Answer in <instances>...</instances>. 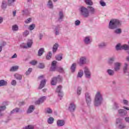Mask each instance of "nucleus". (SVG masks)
Segmentation results:
<instances>
[{"instance_id":"nucleus-1","label":"nucleus","mask_w":129,"mask_h":129,"mask_svg":"<svg viewBox=\"0 0 129 129\" xmlns=\"http://www.w3.org/2000/svg\"><path fill=\"white\" fill-rule=\"evenodd\" d=\"M103 98H102V94L100 92L98 91L96 93L94 99V105L95 106H99L102 103Z\"/></svg>"},{"instance_id":"nucleus-2","label":"nucleus","mask_w":129,"mask_h":129,"mask_svg":"<svg viewBox=\"0 0 129 129\" xmlns=\"http://www.w3.org/2000/svg\"><path fill=\"white\" fill-rule=\"evenodd\" d=\"M119 26H120L119 20L117 19H112L110 20L109 23V29L113 30L116 29V28H118Z\"/></svg>"},{"instance_id":"nucleus-3","label":"nucleus","mask_w":129,"mask_h":129,"mask_svg":"<svg viewBox=\"0 0 129 129\" xmlns=\"http://www.w3.org/2000/svg\"><path fill=\"white\" fill-rule=\"evenodd\" d=\"M80 13L81 15L84 18H88L90 16L89 11L84 6H82L80 8Z\"/></svg>"},{"instance_id":"nucleus-4","label":"nucleus","mask_w":129,"mask_h":129,"mask_svg":"<svg viewBox=\"0 0 129 129\" xmlns=\"http://www.w3.org/2000/svg\"><path fill=\"white\" fill-rule=\"evenodd\" d=\"M61 82L62 81V77L60 75L57 76V77H54L51 79V85H56L57 82Z\"/></svg>"},{"instance_id":"nucleus-5","label":"nucleus","mask_w":129,"mask_h":129,"mask_svg":"<svg viewBox=\"0 0 129 129\" xmlns=\"http://www.w3.org/2000/svg\"><path fill=\"white\" fill-rule=\"evenodd\" d=\"M128 45L126 44H123V45H121L120 43H118L116 46V50L118 51V50H128Z\"/></svg>"},{"instance_id":"nucleus-6","label":"nucleus","mask_w":129,"mask_h":129,"mask_svg":"<svg viewBox=\"0 0 129 129\" xmlns=\"http://www.w3.org/2000/svg\"><path fill=\"white\" fill-rule=\"evenodd\" d=\"M84 72L86 75V78H90L91 76V73H90V71H89L88 68L86 67H85Z\"/></svg>"},{"instance_id":"nucleus-7","label":"nucleus","mask_w":129,"mask_h":129,"mask_svg":"<svg viewBox=\"0 0 129 129\" xmlns=\"http://www.w3.org/2000/svg\"><path fill=\"white\" fill-rule=\"evenodd\" d=\"M62 89V86H58L57 88H56V92L58 93V96L59 97H63V92L61 91Z\"/></svg>"},{"instance_id":"nucleus-8","label":"nucleus","mask_w":129,"mask_h":129,"mask_svg":"<svg viewBox=\"0 0 129 129\" xmlns=\"http://www.w3.org/2000/svg\"><path fill=\"white\" fill-rule=\"evenodd\" d=\"M85 97H86V101L88 104V105H89L90 103H91V96H90V95L88 93H86L85 94Z\"/></svg>"},{"instance_id":"nucleus-9","label":"nucleus","mask_w":129,"mask_h":129,"mask_svg":"<svg viewBox=\"0 0 129 129\" xmlns=\"http://www.w3.org/2000/svg\"><path fill=\"white\" fill-rule=\"evenodd\" d=\"M76 108V105L74 103H71L69 106V110L71 111V112H73L75 111V109Z\"/></svg>"},{"instance_id":"nucleus-10","label":"nucleus","mask_w":129,"mask_h":129,"mask_svg":"<svg viewBox=\"0 0 129 129\" xmlns=\"http://www.w3.org/2000/svg\"><path fill=\"white\" fill-rule=\"evenodd\" d=\"M79 64L80 66H82V65H84V64H86V57L85 56H82L80 58Z\"/></svg>"},{"instance_id":"nucleus-11","label":"nucleus","mask_w":129,"mask_h":129,"mask_svg":"<svg viewBox=\"0 0 129 129\" xmlns=\"http://www.w3.org/2000/svg\"><path fill=\"white\" fill-rule=\"evenodd\" d=\"M114 65V71H119V70L120 69V66H121V63L119 62H115Z\"/></svg>"},{"instance_id":"nucleus-12","label":"nucleus","mask_w":129,"mask_h":129,"mask_svg":"<svg viewBox=\"0 0 129 129\" xmlns=\"http://www.w3.org/2000/svg\"><path fill=\"white\" fill-rule=\"evenodd\" d=\"M45 100H46V96H43L35 102V104H41V103H43Z\"/></svg>"},{"instance_id":"nucleus-13","label":"nucleus","mask_w":129,"mask_h":129,"mask_svg":"<svg viewBox=\"0 0 129 129\" xmlns=\"http://www.w3.org/2000/svg\"><path fill=\"white\" fill-rule=\"evenodd\" d=\"M84 42L85 44H86V45H88L92 42V40L90 39V36H87L85 38Z\"/></svg>"},{"instance_id":"nucleus-14","label":"nucleus","mask_w":129,"mask_h":129,"mask_svg":"<svg viewBox=\"0 0 129 129\" xmlns=\"http://www.w3.org/2000/svg\"><path fill=\"white\" fill-rule=\"evenodd\" d=\"M60 29H61V27H60V25H57L55 27L54 31H55V35L56 36L59 35V32H60Z\"/></svg>"},{"instance_id":"nucleus-15","label":"nucleus","mask_w":129,"mask_h":129,"mask_svg":"<svg viewBox=\"0 0 129 129\" xmlns=\"http://www.w3.org/2000/svg\"><path fill=\"white\" fill-rule=\"evenodd\" d=\"M118 112L119 114H120L122 116L126 115L127 112L126 110H123V109H120L118 110Z\"/></svg>"},{"instance_id":"nucleus-16","label":"nucleus","mask_w":129,"mask_h":129,"mask_svg":"<svg viewBox=\"0 0 129 129\" xmlns=\"http://www.w3.org/2000/svg\"><path fill=\"white\" fill-rule=\"evenodd\" d=\"M57 126H63L65 124V121L63 120H58L56 122Z\"/></svg>"},{"instance_id":"nucleus-17","label":"nucleus","mask_w":129,"mask_h":129,"mask_svg":"<svg viewBox=\"0 0 129 129\" xmlns=\"http://www.w3.org/2000/svg\"><path fill=\"white\" fill-rule=\"evenodd\" d=\"M46 85V80H43L41 81L39 87V89H42Z\"/></svg>"},{"instance_id":"nucleus-18","label":"nucleus","mask_w":129,"mask_h":129,"mask_svg":"<svg viewBox=\"0 0 129 129\" xmlns=\"http://www.w3.org/2000/svg\"><path fill=\"white\" fill-rule=\"evenodd\" d=\"M34 110H35V106L31 105L27 110V113H32Z\"/></svg>"},{"instance_id":"nucleus-19","label":"nucleus","mask_w":129,"mask_h":129,"mask_svg":"<svg viewBox=\"0 0 129 129\" xmlns=\"http://www.w3.org/2000/svg\"><path fill=\"white\" fill-rule=\"evenodd\" d=\"M17 70H19V66H15L12 67L10 70V72H15V71H17Z\"/></svg>"},{"instance_id":"nucleus-20","label":"nucleus","mask_w":129,"mask_h":129,"mask_svg":"<svg viewBox=\"0 0 129 129\" xmlns=\"http://www.w3.org/2000/svg\"><path fill=\"white\" fill-rule=\"evenodd\" d=\"M87 9L88 10L89 12L91 13V14H93L95 12V9L93 8V7L91 6L87 7Z\"/></svg>"},{"instance_id":"nucleus-21","label":"nucleus","mask_w":129,"mask_h":129,"mask_svg":"<svg viewBox=\"0 0 129 129\" xmlns=\"http://www.w3.org/2000/svg\"><path fill=\"white\" fill-rule=\"evenodd\" d=\"M76 66H77V64L76 63H73L72 64V66L71 67V70L73 73L75 72V70L76 69Z\"/></svg>"},{"instance_id":"nucleus-22","label":"nucleus","mask_w":129,"mask_h":129,"mask_svg":"<svg viewBox=\"0 0 129 129\" xmlns=\"http://www.w3.org/2000/svg\"><path fill=\"white\" fill-rule=\"evenodd\" d=\"M27 48H31L32 45H33V40L32 39H28L27 43Z\"/></svg>"},{"instance_id":"nucleus-23","label":"nucleus","mask_w":129,"mask_h":129,"mask_svg":"<svg viewBox=\"0 0 129 129\" xmlns=\"http://www.w3.org/2000/svg\"><path fill=\"white\" fill-rule=\"evenodd\" d=\"M114 60H115V57H112L108 59V63L109 64V65H111L113 62H114Z\"/></svg>"},{"instance_id":"nucleus-24","label":"nucleus","mask_w":129,"mask_h":129,"mask_svg":"<svg viewBox=\"0 0 129 129\" xmlns=\"http://www.w3.org/2000/svg\"><path fill=\"white\" fill-rule=\"evenodd\" d=\"M7 6L8 3H7V1H3L2 4V8L3 9V10H5V9H7Z\"/></svg>"},{"instance_id":"nucleus-25","label":"nucleus","mask_w":129,"mask_h":129,"mask_svg":"<svg viewBox=\"0 0 129 129\" xmlns=\"http://www.w3.org/2000/svg\"><path fill=\"white\" fill-rule=\"evenodd\" d=\"M107 72L110 76H113L114 75V71L110 69H108L107 70Z\"/></svg>"},{"instance_id":"nucleus-26","label":"nucleus","mask_w":129,"mask_h":129,"mask_svg":"<svg viewBox=\"0 0 129 129\" xmlns=\"http://www.w3.org/2000/svg\"><path fill=\"white\" fill-rule=\"evenodd\" d=\"M58 47H59V45L57 43H55L53 47H52V51L53 53H55L57 50H58Z\"/></svg>"},{"instance_id":"nucleus-27","label":"nucleus","mask_w":129,"mask_h":129,"mask_svg":"<svg viewBox=\"0 0 129 129\" xmlns=\"http://www.w3.org/2000/svg\"><path fill=\"white\" fill-rule=\"evenodd\" d=\"M44 48H40L38 52V56H42V55H43V53H44Z\"/></svg>"},{"instance_id":"nucleus-28","label":"nucleus","mask_w":129,"mask_h":129,"mask_svg":"<svg viewBox=\"0 0 129 129\" xmlns=\"http://www.w3.org/2000/svg\"><path fill=\"white\" fill-rule=\"evenodd\" d=\"M20 112V108H16L11 111V114H13L14 113H18Z\"/></svg>"},{"instance_id":"nucleus-29","label":"nucleus","mask_w":129,"mask_h":129,"mask_svg":"<svg viewBox=\"0 0 129 129\" xmlns=\"http://www.w3.org/2000/svg\"><path fill=\"white\" fill-rule=\"evenodd\" d=\"M7 84H8L7 81L4 80H0V87H2V86H5Z\"/></svg>"},{"instance_id":"nucleus-30","label":"nucleus","mask_w":129,"mask_h":129,"mask_svg":"<svg viewBox=\"0 0 129 129\" xmlns=\"http://www.w3.org/2000/svg\"><path fill=\"white\" fill-rule=\"evenodd\" d=\"M14 77L16 79H18V80H22V79L23 78L22 75L19 74H15L14 75Z\"/></svg>"},{"instance_id":"nucleus-31","label":"nucleus","mask_w":129,"mask_h":129,"mask_svg":"<svg viewBox=\"0 0 129 129\" xmlns=\"http://www.w3.org/2000/svg\"><path fill=\"white\" fill-rule=\"evenodd\" d=\"M45 113H48L50 114L53 112V111L52 110V109L50 108H46L45 109Z\"/></svg>"},{"instance_id":"nucleus-32","label":"nucleus","mask_w":129,"mask_h":129,"mask_svg":"<svg viewBox=\"0 0 129 129\" xmlns=\"http://www.w3.org/2000/svg\"><path fill=\"white\" fill-rule=\"evenodd\" d=\"M47 122L49 124H52L54 122V118L50 117L47 119Z\"/></svg>"},{"instance_id":"nucleus-33","label":"nucleus","mask_w":129,"mask_h":129,"mask_svg":"<svg viewBox=\"0 0 129 129\" xmlns=\"http://www.w3.org/2000/svg\"><path fill=\"white\" fill-rule=\"evenodd\" d=\"M7 108L5 105H0V113H2L3 111H5Z\"/></svg>"},{"instance_id":"nucleus-34","label":"nucleus","mask_w":129,"mask_h":129,"mask_svg":"<svg viewBox=\"0 0 129 129\" xmlns=\"http://www.w3.org/2000/svg\"><path fill=\"white\" fill-rule=\"evenodd\" d=\"M83 76V71L82 70H80L78 72L77 77L79 78H81Z\"/></svg>"},{"instance_id":"nucleus-35","label":"nucleus","mask_w":129,"mask_h":129,"mask_svg":"<svg viewBox=\"0 0 129 129\" xmlns=\"http://www.w3.org/2000/svg\"><path fill=\"white\" fill-rule=\"evenodd\" d=\"M85 3L88 6H93V2L91 0H85Z\"/></svg>"},{"instance_id":"nucleus-36","label":"nucleus","mask_w":129,"mask_h":129,"mask_svg":"<svg viewBox=\"0 0 129 129\" xmlns=\"http://www.w3.org/2000/svg\"><path fill=\"white\" fill-rule=\"evenodd\" d=\"M106 46V44L104 42H102L98 44V47L100 49H102V48H104Z\"/></svg>"},{"instance_id":"nucleus-37","label":"nucleus","mask_w":129,"mask_h":129,"mask_svg":"<svg viewBox=\"0 0 129 129\" xmlns=\"http://www.w3.org/2000/svg\"><path fill=\"white\" fill-rule=\"evenodd\" d=\"M12 30L13 31H14L15 32H17L19 30V26H18L17 25H14L12 26Z\"/></svg>"},{"instance_id":"nucleus-38","label":"nucleus","mask_w":129,"mask_h":129,"mask_svg":"<svg viewBox=\"0 0 129 129\" xmlns=\"http://www.w3.org/2000/svg\"><path fill=\"white\" fill-rule=\"evenodd\" d=\"M47 6L50 8V9H53V3L52 1L49 0L48 2Z\"/></svg>"},{"instance_id":"nucleus-39","label":"nucleus","mask_w":129,"mask_h":129,"mask_svg":"<svg viewBox=\"0 0 129 129\" xmlns=\"http://www.w3.org/2000/svg\"><path fill=\"white\" fill-rule=\"evenodd\" d=\"M59 18L58 19V21H60V20H62L63 18H64V15L63 14V12L60 11L59 14Z\"/></svg>"},{"instance_id":"nucleus-40","label":"nucleus","mask_w":129,"mask_h":129,"mask_svg":"<svg viewBox=\"0 0 129 129\" xmlns=\"http://www.w3.org/2000/svg\"><path fill=\"white\" fill-rule=\"evenodd\" d=\"M119 107V106H118V104L115 102L113 106V109H118Z\"/></svg>"},{"instance_id":"nucleus-41","label":"nucleus","mask_w":129,"mask_h":129,"mask_svg":"<svg viewBox=\"0 0 129 129\" xmlns=\"http://www.w3.org/2000/svg\"><path fill=\"white\" fill-rule=\"evenodd\" d=\"M51 58H52V53L51 52V51H49L46 55V59L47 60H50Z\"/></svg>"},{"instance_id":"nucleus-42","label":"nucleus","mask_w":129,"mask_h":129,"mask_svg":"<svg viewBox=\"0 0 129 129\" xmlns=\"http://www.w3.org/2000/svg\"><path fill=\"white\" fill-rule=\"evenodd\" d=\"M127 67H128V64L125 63L124 67L123 68L124 73H126V70H127Z\"/></svg>"},{"instance_id":"nucleus-43","label":"nucleus","mask_w":129,"mask_h":129,"mask_svg":"<svg viewBox=\"0 0 129 129\" xmlns=\"http://www.w3.org/2000/svg\"><path fill=\"white\" fill-rule=\"evenodd\" d=\"M36 27V25L35 24H31L29 26V30L30 31H33L35 29V27Z\"/></svg>"},{"instance_id":"nucleus-44","label":"nucleus","mask_w":129,"mask_h":129,"mask_svg":"<svg viewBox=\"0 0 129 129\" xmlns=\"http://www.w3.org/2000/svg\"><path fill=\"white\" fill-rule=\"evenodd\" d=\"M56 59L57 60V61H61V59H62V55L59 54L55 56Z\"/></svg>"},{"instance_id":"nucleus-45","label":"nucleus","mask_w":129,"mask_h":129,"mask_svg":"<svg viewBox=\"0 0 129 129\" xmlns=\"http://www.w3.org/2000/svg\"><path fill=\"white\" fill-rule=\"evenodd\" d=\"M24 129H34V126L32 125H28V126H26L24 127Z\"/></svg>"},{"instance_id":"nucleus-46","label":"nucleus","mask_w":129,"mask_h":129,"mask_svg":"<svg viewBox=\"0 0 129 129\" xmlns=\"http://www.w3.org/2000/svg\"><path fill=\"white\" fill-rule=\"evenodd\" d=\"M38 63V61L37 60H32L30 62V64L31 65H32L33 66H35V65H37V63Z\"/></svg>"},{"instance_id":"nucleus-47","label":"nucleus","mask_w":129,"mask_h":129,"mask_svg":"<svg viewBox=\"0 0 129 129\" xmlns=\"http://www.w3.org/2000/svg\"><path fill=\"white\" fill-rule=\"evenodd\" d=\"M33 69L31 68L28 69V70L25 73L26 75H29L31 74V72H32Z\"/></svg>"},{"instance_id":"nucleus-48","label":"nucleus","mask_w":129,"mask_h":129,"mask_svg":"<svg viewBox=\"0 0 129 129\" xmlns=\"http://www.w3.org/2000/svg\"><path fill=\"white\" fill-rule=\"evenodd\" d=\"M20 47L22 48V49H28V46L25 43L20 44Z\"/></svg>"},{"instance_id":"nucleus-49","label":"nucleus","mask_w":129,"mask_h":129,"mask_svg":"<svg viewBox=\"0 0 129 129\" xmlns=\"http://www.w3.org/2000/svg\"><path fill=\"white\" fill-rule=\"evenodd\" d=\"M16 2V0H8V6H13V4Z\"/></svg>"},{"instance_id":"nucleus-50","label":"nucleus","mask_w":129,"mask_h":129,"mask_svg":"<svg viewBox=\"0 0 129 129\" xmlns=\"http://www.w3.org/2000/svg\"><path fill=\"white\" fill-rule=\"evenodd\" d=\"M29 34H30V31L28 30H25L23 33V36L24 37H27V36H28Z\"/></svg>"},{"instance_id":"nucleus-51","label":"nucleus","mask_w":129,"mask_h":129,"mask_svg":"<svg viewBox=\"0 0 129 129\" xmlns=\"http://www.w3.org/2000/svg\"><path fill=\"white\" fill-rule=\"evenodd\" d=\"M32 22V18H29L25 21V24H30Z\"/></svg>"},{"instance_id":"nucleus-52","label":"nucleus","mask_w":129,"mask_h":129,"mask_svg":"<svg viewBox=\"0 0 129 129\" xmlns=\"http://www.w3.org/2000/svg\"><path fill=\"white\" fill-rule=\"evenodd\" d=\"M115 33H116V34H121V29H116L115 30Z\"/></svg>"},{"instance_id":"nucleus-53","label":"nucleus","mask_w":129,"mask_h":129,"mask_svg":"<svg viewBox=\"0 0 129 129\" xmlns=\"http://www.w3.org/2000/svg\"><path fill=\"white\" fill-rule=\"evenodd\" d=\"M77 94L79 95H80V94H81V88L80 87H78Z\"/></svg>"},{"instance_id":"nucleus-54","label":"nucleus","mask_w":129,"mask_h":129,"mask_svg":"<svg viewBox=\"0 0 129 129\" xmlns=\"http://www.w3.org/2000/svg\"><path fill=\"white\" fill-rule=\"evenodd\" d=\"M38 68H40V69H43L45 68V65H44L43 63H39Z\"/></svg>"},{"instance_id":"nucleus-55","label":"nucleus","mask_w":129,"mask_h":129,"mask_svg":"<svg viewBox=\"0 0 129 129\" xmlns=\"http://www.w3.org/2000/svg\"><path fill=\"white\" fill-rule=\"evenodd\" d=\"M57 71H58V72H60V73H63V72H64V69H63V68H58Z\"/></svg>"},{"instance_id":"nucleus-56","label":"nucleus","mask_w":129,"mask_h":129,"mask_svg":"<svg viewBox=\"0 0 129 129\" xmlns=\"http://www.w3.org/2000/svg\"><path fill=\"white\" fill-rule=\"evenodd\" d=\"M50 71H56V66H51Z\"/></svg>"},{"instance_id":"nucleus-57","label":"nucleus","mask_w":129,"mask_h":129,"mask_svg":"<svg viewBox=\"0 0 129 129\" xmlns=\"http://www.w3.org/2000/svg\"><path fill=\"white\" fill-rule=\"evenodd\" d=\"M121 121H122V119L120 118H117L116 120V122L117 124H118V123H121Z\"/></svg>"},{"instance_id":"nucleus-58","label":"nucleus","mask_w":129,"mask_h":129,"mask_svg":"<svg viewBox=\"0 0 129 129\" xmlns=\"http://www.w3.org/2000/svg\"><path fill=\"white\" fill-rule=\"evenodd\" d=\"M11 84L12 85H13V86H16L17 85V81H16V80H13L12 82H11Z\"/></svg>"},{"instance_id":"nucleus-59","label":"nucleus","mask_w":129,"mask_h":129,"mask_svg":"<svg viewBox=\"0 0 129 129\" xmlns=\"http://www.w3.org/2000/svg\"><path fill=\"white\" fill-rule=\"evenodd\" d=\"M100 4L102 7H105L106 6V4L103 1H100Z\"/></svg>"},{"instance_id":"nucleus-60","label":"nucleus","mask_w":129,"mask_h":129,"mask_svg":"<svg viewBox=\"0 0 129 129\" xmlns=\"http://www.w3.org/2000/svg\"><path fill=\"white\" fill-rule=\"evenodd\" d=\"M118 127L120 129L125 128V125L124 124H119Z\"/></svg>"},{"instance_id":"nucleus-61","label":"nucleus","mask_w":129,"mask_h":129,"mask_svg":"<svg viewBox=\"0 0 129 129\" xmlns=\"http://www.w3.org/2000/svg\"><path fill=\"white\" fill-rule=\"evenodd\" d=\"M75 24L76 26H79L81 24V22L79 20H77L75 21Z\"/></svg>"},{"instance_id":"nucleus-62","label":"nucleus","mask_w":129,"mask_h":129,"mask_svg":"<svg viewBox=\"0 0 129 129\" xmlns=\"http://www.w3.org/2000/svg\"><path fill=\"white\" fill-rule=\"evenodd\" d=\"M56 64H57V61L56 60H54L51 63V66H55Z\"/></svg>"},{"instance_id":"nucleus-63","label":"nucleus","mask_w":129,"mask_h":129,"mask_svg":"<svg viewBox=\"0 0 129 129\" xmlns=\"http://www.w3.org/2000/svg\"><path fill=\"white\" fill-rule=\"evenodd\" d=\"M123 103L125 105H127V104H128V101L126 100H123Z\"/></svg>"},{"instance_id":"nucleus-64","label":"nucleus","mask_w":129,"mask_h":129,"mask_svg":"<svg viewBox=\"0 0 129 129\" xmlns=\"http://www.w3.org/2000/svg\"><path fill=\"white\" fill-rule=\"evenodd\" d=\"M125 120L126 122H128L129 123V117H126L125 118Z\"/></svg>"}]
</instances>
